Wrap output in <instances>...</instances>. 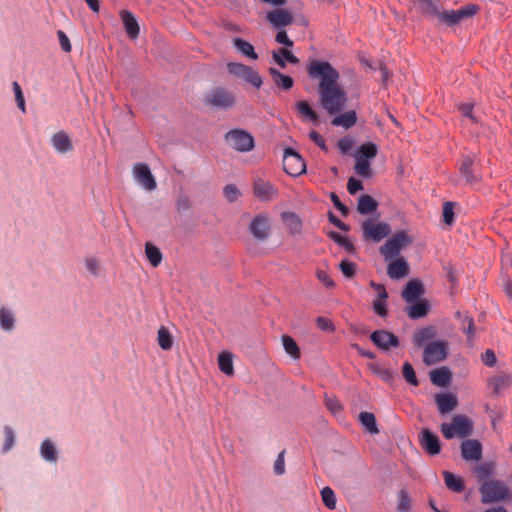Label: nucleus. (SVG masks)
Returning <instances> with one entry per match:
<instances>
[{
	"instance_id": "7",
	"label": "nucleus",
	"mask_w": 512,
	"mask_h": 512,
	"mask_svg": "<svg viewBox=\"0 0 512 512\" xmlns=\"http://www.w3.org/2000/svg\"><path fill=\"white\" fill-rule=\"evenodd\" d=\"M472 429L473 423L470 418H452V422L441 425V432L446 439L464 438L471 434Z\"/></svg>"
},
{
	"instance_id": "38",
	"label": "nucleus",
	"mask_w": 512,
	"mask_h": 512,
	"mask_svg": "<svg viewBox=\"0 0 512 512\" xmlns=\"http://www.w3.org/2000/svg\"><path fill=\"white\" fill-rule=\"evenodd\" d=\"M435 336V329L431 326L421 328L414 333L413 341L417 347H421L425 342Z\"/></svg>"
},
{
	"instance_id": "48",
	"label": "nucleus",
	"mask_w": 512,
	"mask_h": 512,
	"mask_svg": "<svg viewBox=\"0 0 512 512\" xmlns=\"http://www.w3.org/2000/svg\"><path fill=\"white\" fill-rule=\"evenodd\" d=\"M403 376L406 381L414 386L418 385L417 377L412 365L405 362L403 365Z\"/></svg>"
},
{
	"instance_id": "17",
	"label": "nucleus",
	"mask_w": 512,
	"mask_h": 512,
	"mask_svg": "<svg viewBox=\"0 0 512 512\" xmlns=\"http://www.w3.org/2000/svg\"><path fill=\"white\" fill-rule=\"evenodd\" d=\"M208 103L213 106L228 108L234 104V96L223 88H217L209 95Z\"/></svg>"
},
{
	"instance_id": "28",
	"label": "nucleus",
	"mask_w": 512,
	"mask_h": 512,
	"mask_svg": "<svg viewBox=\"0 0 512 512\" xmlns=\"http://www.w3.org/2000/svg\"><path fill=\"white\" fill-rule=\"evenodd\" d=\"M430 380L436 386L445 387L451 381V373L446 367L437 368L430 372Z\"/></svg>"
},
{
	"instance_id": "9",
	"label": "nucleus",
	"mask_w": 512,
	"mask_h": 512,
	"mask_svg": "<svg viewBox=\"0 0 512 512\" xmlns=\"http://www.w3.org/2000/svg\"><path fill=\"white\" fill-rule=\"evenodd\" d=\"M225 139L229 146L240 152L250 151L254 147L252 135L244 130H232L226 134Z\"/></svg>"
},
{
	"instance_id": "51",
	"label": "nucleus",
	"mask_w": 512,
	"mask_h": 512,
	"mask_svg": "<svg viewBox=\"0 0 512 512\" xmlns=\"http://www.w3.org/2000/svg\"><path fill=\"white\" fill-rule=\"evenodd\" d=\"M0 324L5 330H9L13 327L14 319L11 313L5 309H0Z\"/></svg>"
},
{
	"instance_id": "63",
	"label": "nucleus",
	"mask_w": 512,
	"mask_h": 512,
	"mask_svg": "<svg viewBox=\"0 0 512 512\" xmlns=\"http://www.w3.org/2000/svg\"><path fill=\"white\" fill-rule=\"evenodd\" d=\"M309 138L322 150L327 151L325 139L315 130L309 133Z\"/></svg>"
},
{
	"instance_id": "61",
	"label": "nucleus",
	"mask_w": 512,
	"mask_h": 512,
	"mask_svg": "<svg viewBox=\"0 0 512 512\" xmlns=\"http://www.w3.org/2000/svg\"><path fill=\"white\" fill-rule=\"evenodd\" d=\"M493 465L484 463L476 468V474L479 479H486L492 474Z\"/></svg>"
},
{
	"instance_id": "43",
	"label": "nucleus",
	"mask_w": 512,
	"mask_h": 512,
	"mask_svg": "<svg viewBox=\"0 0 512 512\" xmlns=\"http://www.w3.org/2000/svg\"><path fill=\"white\" fill-rule=\"evenodd\" d=\"M145 253L148 261L153 267H157L162 261V253L159 248L151 243H146Z\"/></svg>"
},
{
	"instance_id": "10",
	"label": "nucleus",
	"mask_w": 512,
	"mask_h": 512,
	"mask_svg": "<svg viewBox=\"0 0 512 512\" xmlns=\"http://www.w3.org/2000/svg\"><path fill=\"white\" fill-rule=\"evenodd\" d=\"M253 195L261 202H269L278 196L274 184L262 177H255L252 185Z\"/></svg>"
},
{
	"instance_id": "40",
	"label": "nucleus",
	"mask_w": 512,
	"mask_h": 512,
	"mask_svg": "<svg viewBox=\"0 0 512 512\" xmlns=\"http://www.w3.org/2000/svg\"><path fill=\"white\" fill-rule=\"evenodd\" d=\"M378 152V147L373 142H365L360 145L355 156L365 158V159H373L376 157Z\"/></svg>"
},
{
	"instance_id": "54",
	"label": "nucleus",
	"mask_w": 512,
	"mask_h": 512,
	"mask_svg": "<svg viewBox=\"0 0 512 512\" xmlns=\"http://www.w3.org/2000/svg\"><path fill=\"white\" fill-rule=\"evenodd\" d=\"M354 144L355 142L350 136H345L337 141V147L342 154H347Z\"/></svg>"
},
{
	"instance_id": "49",
	"label": "nucleus",
	"mask_w": 512,
	"mask_h": 512,
	"mask_svg": "<svg viewBox=\"0 0 512 512\" xmlns=\"http://www.w3.org/2000/svg\"><path fill=\"white\" fill-rule=\"evenodd\" d=\"M474 105L472 103H461L458 105V110L464 117L471 120L472 123H477L478 120L473 113Z\"/></svg>"
},
{
	"instance_id": "31",
	"label": "nucleus",
	"mask_w": 512,
	"mask_h": 512,
	"mask_svg": "<svg viewBox=\"0 0 512 512\" xmlns=\"http://www.w3.org/2000/svg\"><path fill=\"white\" fill-rule=\"evenodd\" d=\"M218 366L222 373L233 376V355L228 351H223L218 355Z\"/></svg>"
},
{
	"instance_id": "20",
	"label": "nucleus",
	"mask_w": 512,
	"mask_h": 512,
	"mask_svg": "<svg viewBox=\"0 0 512 512\" xmlns=\"http://www.w3.org/2000/svg\"><path fill=\"white\" fill-rule=\"evenodd\" d=\"M423 293L424 289L422 283L417 279H413L406 284L402 292V297L406 302L412 303L416 301Z\"/></svg>"
},
{
	"instance_id": "44",
	"label": "nucleus",
	"mask_w": 512,
	"mask_h": 512,
	"mask_svg": "<svg viewBox=\"0 0 512 512\" xmlns=\"http://www.w3.org/2000/svg\"><path fill=\"white\" fill-rule=\"evenodd\" d=\"M158 344L163 350H170L173 345L172 336L169 330L161 326L158 330Z\"/></svg>"
},
{
	"instance_id": "14",
	"label": "nucleus",
	"mask_w": 512,
	"mask_h": 512,
	"mask_svg": "<svg viewBox=\"0 0 512 512\" xmlns=\"http://www.w3.org/2000/svg\"><path fill=\"white\" fill-rule=\"evenodd\" d=\"M421 447L430 455H437L441 451L439 437L429 429H423L419 435Z\"/></svg>"
},
{
	"instance_id": "12",
	"label": "nucleus",
	"mask_w": 512,
	"mask_h": 512,
	"mask_svg": "<svg viewBox=\"0 0 512 512\" xmlns=\"http://www.w3.org/2000/svg\"><path fill=\"white\" fill-rule=\"evenodd\" d=\"M445 342L434 341L429 343L423 352V361L427 365H432L442 361L447 355Z\"/></svg>"
},
{
	"instance_id": "25",
	"label": "nucleus",
	"mask_w": 512,
	"mask_h": 512,
	"mask_svg": "<svg viewBox=\"0 0 512 512\" xmlns=\"http://www.w3.org/2000/svg\"><path fill=\"white\" fill-rule=\"evenodd\" d=\"M120 17L128 36L132 39L137 38L139 35V26L132 13L127 10H123L120 12Z\"/></svg>"
},
{
	"instance_id": "26",
	"label": "nucleus",
	"mask_w": 512,
	"mask_h": 512,
	"mask_svg": "<svg viewBox=\"0 0 512 512\" xmlns=\"http://www.w3.org/2000/svg\"><path fill=\"white\" fill-rule=\"evenodd\" d=\"M511 383V376L503 374L491 378L488 382V386L494 394L499 395L503 393Z\"/></svg>"
},
{
	"instance_id": "45",
	"label": "nucleus",
	"mask_w": 512,
	"mask_h": 512,
	"mask_svg": "<svg viewBox=\"0 0 512 512\" xmlns=\"http://www.w3.org/2000/svg\"><path fill=\"white\" fill-rule=\"evenodd\" d=\"M242 78L257 89L262 85V78L259 73L249 66L247 67V70L243 74Z\"/></svg>"
},
{
	"instance_id": "1",
	"label": "nucleus",
	"mask_w": 512,
	"mask_h": 512,
	"mask_svg": "<svg viewBox=\"0 0 512 512\" xmlns=\"http://www.w3.org/2000/svg\"><path fill=\"white\" fill-rule=\"evenodd\" d=\"M307 73L310 78L319 80V91L339 84L340 75L338 71L327 61H309Z\"/></svg>"
},
{
	"instance_id": "58",
	"label": "nucleus",
	"mask_w": 512,
	"mask_h": 512,
	"mask_svg": "<svg viewBox=\"0 0 512 512\" xmlns=\"http://www.w3.org/2000/svg\"><path fill=\"white\" fill-rule=\"evenodd\" d=\"M316 325L319 329L326 331V332H334L335 331L334 323L329 318H326L323 316L317 317Z\"/></svg>"
},
{
	"instance_id": "30",
	"label": "nucleus",
	"mask_w": 512,
	"mask_h": 512,
	"mask_svg": "<svg viewBox=\"0 0 512 512\" xmlns=\"http://www.w3.org/2000/svg\"><path fill=\"white\" fill-rule=\"evenodd\" d=\"M282 345L285 352L293 359L299 360L301 358V350L296 341L289 335H282Z\"/></svg>"
},
{
	"instance_id": "23",
	"label": "nucleus",
	"mask_w": 512,
	"mask_h": 512,
	"mask_svg": "<svg viewBox=\"0 0 512 512\" xmlns=\"http://www.w3.org/2000/svg\"><path fill=\"white\" fill-rule=\"evenodd\" d=\"M288 48H280L272 52L274 62L281 68L286 67V61L291 64L299 63V59Z\"/></svg>"
},
{
	"instance_id": "47",
	"label": "nucleus",
	"mask_w": 512,
	"mask_h": 512,
	"mask_svg": "<svg viewBox=\"0 0 512 512\" xmlns=\"http://www.w3.org/2000/svg\"><path fill=\"white\" fill-rule=\"evenodd\" d=\"M443 222L447 225H452L454 222V203L445 202L442 208Z\"/></svg>"
},
{
	"instance_id": "42",
	"label": "nucleus",
	"mask_w": 512,
	"mask_h": 512,
	"mask_svg": "<svg viewBox=\"0 0 512 512\" xmlns=\"http://www.w3.org/2000/svg\"><path fill=\"white\" fill-rule=\"evenodd\" d=\"M412 509V500L405 489H401L397 494V511L410 512Z\"/></svg>"
},
{
	"instance_id": "6",
	"label": "nucleus",
	"mask_w": 512,
	"mask_h": 512,
	"mask_svg": "<svg viewBox=\"0 0 512 512\" xmlns=\"http://www.w3.org/2000/svg\"><path fill=\"white\" fill-rule=\"evenodd\" d=\"M412 243V238L406 231H400L388 239L384 245L380 247V253L385 260H391L397 257L402 248Z\"/></svg>"
},
{
	"instance_id": "15",
	"label": "nucleus",
	"mask_w": 512,
	"mask_h": 512,
	"mask_svg": "<svg viewBox=\"0 0 512 512\" xmlns=\"http://www.w3.org/2000/svg\"><path fill=\"white\" fill-rule=\"evenodd\" d=\"M372 342L382 350H388L391 347H397L399 340L397 336L386 330H376L370 336Z\"/></svg>"
},
{
	"instance_id": "5",
	"label": "nucleus",
	"mask_w": 512,
	"mask_h": 512,
	"mask_svg": "<svg viewBox=\"0 0 512 512\" xmlns=\"http://www.w3.org/2000/svg\"><path fill=\"white\" fill-rule=\"evenodd\" d=\"M361 229L365 240L380 242L391 233V226L386 222L369 218L362 222Z\"/></svg>"
},
{
	"instance_id": "22",
	"label": "nucleus",
	"mask_w": 512,
	"mask_h": 512,
	"mask_svg": "<svg viewBox=\"0 0 512 512\" xmlns=\"http://www.w3.org/2000/svg\"><path fill=\"white\" fill-rule=\"evenodd\" d=\"M435 402L441 414L449 413L457 406V398L452 393L437 394Z\"/></svg>"
},
{
	"instance_id": "60",
	"label": "nucleus",
	"mask_w": 512,
	"mask_h": 512,
	"mask_svg": "<svg viewBox=\"0 0 512 512\" xmlns=\"http://www.w3.org/2000/svg\"><path fill=\"white\" fill-rule=\"evenodd\" d=\"M223 192L229 202L235 201L240 195L238 188L233 184L226 185Z\"/></svg>"
},
{
	"instance_id": "62",
	"label": "nucleus",
	"mask_w": 512,
	"mask_h": 512,
	"mask_svg": "<svg viewBox=\"0 0 512 512\" xmlns=\"http://www.w3.org/2000/svg\"><path fill=\"white\" fill-rule=\"evenodd\" d=\"M317 279L327 288L334 286V281L329 274L324 270H318L316 273Z\"/></svg>"
},
{
	"instance_id": "8",
	"label": "nucleus",
	"mask_w": 512,
	"mask_h": 512,
	"mask_svg": "<svg viewBox=\"0 0 512 512\" xmlns=\"http://www.w3.org/2000/svg\"><path fill=\"white\" fill-rule=\"evenodd\" d=\"M283 169L288 175L297 177L306 171V163L300 154L287 148L283 156Z\"/></svg>"
},
{
	"instance_id": "29",
	"label": "nucleus",
	"mask_w": 512,
	"mask_h": 512,
	"mask_svg": "<svg viewBox=\"0 0 512 512\" xmlns=\"http://www.w3.org/2000/svg\"><path fill=\"white\" fill-rule=\"evenodd\" d=\"M357 122V115L354 110L347 111L339 116H336L332 121L331 124L333 126L337 127H343V128H350L354 126Z\"/></svg>"
},
{
	"instance_id": "27",
	"label": "nucleus",
	"mask_w": 512,
	"mask_h": 512,
	"mask_svg": "<svg viewBox=\"0 0 512 512\" xmlns=\"http://www.w3.org/2000/svg\"><path fill=\"white\" fill-rule=\"evenodd\" d=\"M269 74L277 88L287 91L293 87L294 80L292 77L282 74L275 68H269Z\"/></svg>"
},
{
	"instance_id": "18",
	"label": "nucleus",
	"mask_w": 512,
	"mask_h": 512,
	"mask_svg": "<svg viewBox=\"0 0 512 512\" xmlns=\"http://www.w3.org/2000/svg\"><path fill=\"white\" fill-rule=\"evenodd\" d=\"M266 18L275 28L286 27L293 22V15L285 9L269 11Z\"/></svg>"
},
{
	"instance_id": "46",
	"label": "nucleus",
	"mask_w": 512,
	"mask_h": 512,
	"mask_svg": "<svg viewBox=\"0 0 512 512\" xmlns=\"http://www.w3.org/2000/svg\"><path fill=\"white\" fill-rule=\"evenodd\" d=\"M321 498H322L324 505L328 509H335L336 496H335L334 491L330 487L326 486L321 490Z\"/></svg>"
},
{
	"instance_id": "33",
	"label": "nucleus",
	"mask_w": 512,
	"mask_h": 512,
	"mask_svg": "<svg viewBox=\"0 0 512 512\" xmlns=\"http://www.w3.org/2000/svg\"><path fill=\"white\" fill-rule=\"evenodd\" d=\"M233 44L242 55L252 60L258 59V54L255 52L253 45L248 41L241 38H235Z\"/></svg>"
},
{
	"instance_id": "21",
	"label": "nucleus",
	"mask_w": 512,
	"mask_h": 512,
	"mask_svg": "<svg viewBox=\"0 0 512 512\" xmlns=\"http://www.w3.org/2000/svg\"><path fill=\"white\" fill-rule=\"evenodd\" d=\"M473 165L474 160L470 156H464L459 164L460 174L469 184L477 183L480 181V177L473 172Z\"/></svg>"
},
{
	"instance_id": "41",
	"label": "nucleus",
	"mask_w": 512,
	"mask_h": 512,
	"mask_svg": "<svg viewBox=\"0 0 512 512\" xmlns=\"http://www.w3.org/2000/svg\"><path fill=\"white\" fill-rule=\"evenodd\" d=\"M355 172L363 178H369L372 175L371 164L369 159L355 156Z\"/></svg>"
},
{
	"instance_id": "59",
	"label": "nucleus",
	"mask_w": 512,
	"mask_h": 512,
	"mask_svg": "<svg viewBox=\"0 0 512 512\" xmlns=\"http://www.w3.org/2000/svg\"><path fill=\"white\" fill-rule=\"evenodd\" d=\"M284 456H285V450L281 451L275 462H274V466H273V469H274V473L276 475H283L285 473V460H284Z\"/></svg>"
},
{
	"instance_id": "57",
	"label": "nucleus",
	"mask_w": 512,
	"mask_h": 512,
	"mask_svg": "<svg viewBox=\"0 0 512 512\" xmlns=\"http://www.w3.org/2000/svg\"><path fill=\"white\" fill-rule=\"evenodd\" d=\"M325 404L331 413L337 414L341 412L342 406L340 401L336 397L326 396Z\"/></svg>"
},
{
	"instance_id": "19",
	"label": "nucleus",
	"mask_w": 512,
	"mask_h": 512,
	"mask_svg": "<svg viewBox=\"0 0 512 512\" xmlns=\"http://www.w3.org/2000/svg\"><path fill=\"white\" fill-rule=\"evenodd\" d=\"M281 221L289 234L298 235L301 233L302 221L296 213L290 211L282 212Z\"/></svg>"
},
{
	"instance_id": "32",
	"label": "nucleus",
	"mask_w": 512,
	"mask_h": 512,
	"mask_svg": "<svg viewBox=\"0 0 512 512\" xmlns=\"http://www.w3.org/2000/svg\"><path fill=\"white\" fill-rule=\"evenodd\" d=\"M296 110L303 120L310 121L314 124L318 122L317 113L311 108L309 103L305 100L296 103Z\"/></svg>"
},
{
	"instance_id": "24",
	"label": "nucleus",
	"mask_w": 512,
	"mask_h": 512,
	"mask_svg": "<svg viewBox=\"0 0 512 512\" xmlns=\"http://www.w3.org/2000/svg\"><path fill=\"white\" fill-rule=\"evenodd\" d=\"M409 272L407 262L403 258H398L388 265L387 273L392 279L405 277Z\"/></svg>"
},
{
	"instance_id": "53",
	"label": "nucleus",
	"mask_w": 512,
	"mask_h": 512,
	"mask_svg": "<svg viewBox=\"0 0 512 512\" xmlns=\"http://www.w3.org/2000/svg\"><path fill=\"white\" fill-rule=\"evenodd\" d=\"M247 65L237 62H230L227 64V69L230 74L242 78L243 74L247 70Z\"/></svg>"
},
{
	"instance_id": "55",
	"label": "nucleus",
	"mask_w": 512,
	"mask_h": 512,
	"mask_svg": "<svg viewBox=\"0 0 512 512\" xmlns=\"http://www.w3.org/2000/svg\"><path fill=\"white\" fill-rule=\"evenodd\" d=\"M340 270L347 278H352L356 272V264L349 260H342L340 263Z\"/></svg>"
},
{
	"instance_id": "4",
	"label": "nucleus",
	"mask_w": 512,
	"mask_h": 512,
	"mask_svg": "<svg viewBox=\"0 0 512 512\" xmlns=\"http://www.w3.org/2000/svg\"><path fill=\"white\" fill-rule=\"evenodd\" d=\"M479 492L483 504H491L505 500L509 496V489L506 484L497 479L484 481Z\"/></svg>"
},
{
	"instance_id": "3",
	"label": "nucleus",
	"mask_w": 512,
	"mask_h": 512,
	"mask_svg": "<svg viewBox=\"0 0 512 512\" xmlns=\"http://www.w3.org/2000/svg\"><path fill=\"white\" fill-rule=\"evenodd\" d=\"M479 11L480 7L477 4L469 3L457 10L438 11L436 17L440 23L452 27L473 18Z\"/></svg>"
},
{
	"instance_id": "35",
	"label": "nucleus",
	"mask_w": 512,
	"mask_h": 512,
	"mask_svg": "<svg viewBox=\"0 0 512 512\" xmlns=\"http://www.w3.org/2000/svg\"><path fill=\"white\" fill-rule=\"evenodd\" d=\"M40 454L42 458L48 462H56L57 461V450L55 445L50 439H45L40 447Z\"/></svg>"
},
{
	"instance_id": "2",
	"label": "nucleus",
	"mask_w": 512,
	"mask_h": 512,
	"mask_svg": "<svg viewBox=\"0 0 512 512\" xmlns=\"http://www.w3.org/2000/svg\"><path fill=\"white\" fill-rule=\"evenodd\" d=\"M319 97L322 107L329 114L342 111L347 102V93L339 84L319 91Z\"/></svg>"
},
{
	"instance_id": "16",
	"label": "nucleus",
	"mask_w": 512,
	"mask_h": 512,
	"mask_svg": "<svg viewBox=\"0 0 512 512\" xmlns=\"http://www.w3.org/2000/svg\"><path fill=\"white\" fill-rule=\"evenodd\" d=\"M461 454L467 461H479L482 458V445L478 440H465L461 444Z\"/></svg>"
},
{
	"instance_id": "13",
	"label": "nucleus",
	"mask_w": 512,
	"mask_h": 512,
	"mask_svg": "<svg viewBox=\"0 0 512 512\" xmlns=\"http://www.w3.org/2000/svg\"><path fill=\"white\" fill-rule=\"evenodd\" d=\"M251 234L259 240H265L270 234V218L267 214L256 215L250 223Z\"/></svg>"
},
{
	"instance_id": "34",
	"label": "nucleus",
	"mask_w": 512,
	"mask_h": 512,
	"mask_svg": "<svg viewBox=\"0 0 512 512\" xmlns=\"http://www.w3.org/2000/svg\"><path fill=\"white\" fill-rule=\"evenodd\" d=\"M377 207V202L370 195L365 194L359 198L357 210L360 214L366 215L373 213Z\"/></svg>"
},
{
	"instance_id": "56",
	"label": "nucleus",
	"mask_w": 512,
	"mask_h": 512,
	"mask_svg": "<svg viewBox=\"0 0 512 512\" xmlns=\"http://www.w3.org/2000/svg\"><path fill=\"white\" fill-rule=\"evenodd\" d=\"M386 300H387V298L380 297V298H376L373 301V310L377 315H379L381 317H385L387 315Z\"/></svg>"
},
{
	"instance_id": "64",
	"label": "nucleus",
	"mask_w": 512,
	"mask_h": 512,
	"mask_svg": "<svg viewBox=\"0 0 512 512\" xmlns=\"http://www.w3.org/2000/svg\"><path fill=\"white\" fill-rule=\"evenodd\" d=\"M57 36L62 50L69 53L72 49V46L67 35L62 30H59L57 32Z\"/></svg>"
},
{
	"instance_id": "37",
	"label": "nucleus",
	"mask_w": 512,
	"mask_h": 512,
	"mask_svg": "<svg viewBox=\"0 0 512 512\" xmlns=\"http://www.w3.org/2000/svg\"><path fill=\"white\" fill-rule=\"evenodd\" d=\"M428 304L425 301H416L407 309V314L411 319L425 317L428 313Z\"/></svg>"
},
{
	"instance_id": "50",
	"label": "nucleus",
	"mask_w": 512,
	"mask_h": 512,
	"mask_svg": "<svg viewBox=\"0 0 512 512\" xmlns=\"http://www.w3.org/2000/svg\"><path fill=\"white\" fill-rule=\"evenodd\" d=\"M4 438L3 452L6 453L13 447L15 442L14 431L8 426L4 428Z\"/></svg>"
},
{
	"instance_id": "36",
	"label": "nucleus",
	"mask_w": 512,
	"mask_h": 512,
	"mask_svg": "<svg viewBox=\"0 0 512 512\" xmlns=\"http://www.w3.org/2000/svg\"><path fill=\"white\" fill-rule=\"evenodd\" d=\"M53 146L61 153L67 152L72 149L71 141L67 134L64 132L56 133L52 138Z\"/></svg>"
},
{
	"instance_id": "11",
	"label": "nucleus",
	"mask_w": 512,
	"mask_h": 512,
	"mask_svg": "<svg viewBox=\"0 0 512 512\" xmlns=\"http://www.w3.org/2000/svg\"><path fill=\"white\" fill-rule=\"evenodd\" d=\"M133 177L135 181L144 189L152 191L156 189V180L152 175L150 168L145 163H137L133 167Z\"/></svg>"
},
{
	"instance_id": "52",
	"label": "nucleus",
	"mask_w": 512,
	"mask_h": 512,
	"mask_svg": "<svg viewBox=\"0 0 512 512\" xmlns=\"http://www.w3.org/2000/svg\"><path fill=\"white\" fill-rule=\"evenodd\" d=\"M363 428L370 434H377L379 432L376 418H358Z\"/></svg>"
},
{
	"instance_id": "39",
	"label": "nucleus",
	"mask_w": 512,
	"mask_h": 512,
	"mask_svg": "<svg viewBox=\"0 0 512 512\" xmlns=\"http://www.w3.org/2000/svg\"><path fill=\"white\" fill-rule=\"evenodd\" d=\"M444 482L448 489L453 492H462L464 490V483L461 478L456 477L449 471H443Z\"/></svg>"
}]
</instances>
